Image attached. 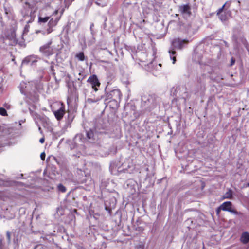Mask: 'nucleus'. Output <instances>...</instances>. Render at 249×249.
I'll list each match as a JSON object with an SVG mask.
<instances>
[{
  "mask_svg": "<svg viewBox=\"0 0 249 249\" xmlns=\"http://www.w3.org/2000/svg\"><path fill=\"white\" fill-rule=\"evenodd\" d=\"M226 4V3L216 11V15L222 22L227 21L231 16V11L225 8Z\"/></svg>",
  "mask_w": 249,
  "mask_h": 249,
  "instance_id": "obj_1",
  "label": "nucleus"
},
{
  "mask_svg": "<svg viewBox=\"0 0 249 249\" xmlns=\"http://www.w3.org/2000/svg\"><path fill=\"white\" fill-rule=\"evenodd\" d=\"M122 97V94L119 89H113L106 93L105 104H106L107 101L108 100L121 101Z\"/></svg>",
  "mask_w": 249,
  "mask_h": 249,
  "instance_id": "obj_2",
  "label": "nucleus"
},
{
  "mask_svg": "<svg viewBox=\"0 0 249 249\" xmlns=\"http://www.w3.org/2000/svg\"><path fill=\"white\" fill-rule=\"evenodd\" d=\"M53 43L52 39H51L46 44L42 45L39 48L41 53L46 56H50L55 53V48L52 46Z\"/></svg>",
  "mask_w": 249,
  "mask_h": 249,
  "instance_id": "obj_3",
  "label": "nucleus"
},
{
  "mask_svg": "<svg viewBox=\"0 0 249 249\" xmlns=\"http://www.w3.org/2000/svg\"><path fill=\"white\" fill-rule=\"evenodd\" d=\"M232 203L230 201H226L223 203L220 206L223 211H228L236 215H242V213L237 210L232 209Z\"/></svg>",
  "mask_w": 249,
  "mask_h": 249,
  "instance_id": "obj_4",
  "label": "nucleus"
},
{
  "mask_svg": "<svg viewBox=\"0 0 249 249\" xmlns=\"http://www.w3.org/2000/svg\"><path fill=\"white\" fill-rule=\"evenodd\" d=\"M87 82L90 84L92 88L95 91H97L98 89V88L100 87L101 84L97 76L95 74L91 75L89 77Z\"/></svg>",
  "mask_w": 249,
  "mask_h": 249,
  "instance_id": "obj_5",
  "label": "nucleus"
},
{
  "mask_svg": "<svg viewBox=\"0 0 249 249\" xmlns=\"http://www.w3.org/2000/svg\"><path fill=\"white\" fill-rule=\"evenodd\" d=\"M188 39H181L179 38L175 39L173 41V44L178 49L181 50L185 45L189 43Z\"/></svg>",
  "mask_w": 249,
  "mask_h": 249,
  "instance_id": "obj_6",
  "label": "nucleus"
},
{
  "mask_svg": "<svg viewBox=\"0 0 249 249\" xmlns=\"http://www.w3.org/2000/svg\"><path fill=\"white\" fill-rule=\"evenodd\" d=\"M65 113V106L63 104H61V107L58 110L53 111V114L58 121H60L63 118Z\"/></svg>",
  "mask_w": 249,
  "mask_h": 249,
  "instance_id": "obj_7",
  "label": "nucleus"
},
{
  "mask_svg": "<svg viewBox=\"0 0 249 249\" xmlns=\"http://www.w3.org/2000/svg\"><path fill=\"white\" fill-rule=\"evenodd\" d=\"M191 8L189 4L182 5L179 6V10L181 14L190 17L192 15Z\"/></svg>",
  "mask_w": 249,
  "mask_h": 249,
  "instance_id": "obj_8",
  "label": "nucleus"
},
{
  "mask_svg": "<svg viewBox=\"0 0 249 249\" xmlns=\"http://www.w3.org/2000/svg\"><path fill=\"white\" fill-rule=\"evenodd\" d=\"M61 16L57 17L55 18H52L49 21L48 25L49 28V30H48V33H50L52 31V28L57 24L58 21L60 19Z\"/></svg>",
  "mask_w": 249,
  "mask_h": 249,
  "instance_id": "obj_9",
  "label": "nucleus"
},
{
  "mask_svg": "<svg viewBox=\"0 0 249 249\" xmlns=\"http://www.w3.org/2000/svg\"><path fill=\"white\" fill-rule=\"evenodd\" d=\"M121 101L108 100L107 101L106 104H108L110 108L113 109H117L120 106V103Z\"/></svg>",
  "mask_w": 249,
  "mask_h": 249,
  "instance_id": "obj_10",
  "label": "nucleus"
},
{
  "mask_svg": "<svg viewBox=\"0 0 249 249\" xmlns=\"http://www.w3.org/2000/svg\"><path fill=\"white\" fill-rule=\"evenodd\" d=\"M240 241L244 244H246L249 242V233L248 232L242 233L240 237Z\"/></svg>",
  "mask_w": 249,
  "mask_h": 249,
  "instance_id": "obj_11",
  "label": "nucleus"
},
{
  "mask_svg": "<svg viewBox=\"0 0 249 249\" xmlns=\"http://www.w3.org/2000/svg\"><path fill=\"white\" fill-rule=\"evenodd\" d=\"M233 193L231 189H229L228 191L225 193L223 196V199H231L232 198Z\"/></svg>",
  "mask_w": 249,
  "mask_h": 249,
  "instance_id": "obj_12",
  "label": "nucleus"
},
{
  "mask_svg": "<svg viewBox=\"0 0 249 249\" xmlns=\"http://www.w3.org/2000/svg\"><path fill=\"white\" fill-rule=\"evenodd\" d=\"M75 57L80 61H83L86 58L83 52H79L77 53L75 55Z\"/></svg>",
  "mask_w": 249,
  "mask_h": 249,
  "instance_id": "obj_13",
  "label": "nucleus"
},
{
  "mask_svg": "<svg viewBox=\"0 0 249 249\" xmlns=\"http://www.w3.org/2000/svg\"><path fill=\"white\" fill-rule=\"evenodd\" d=\"M57 189L59 191L62 192V193H65L67 191L66 188L62 184H59L57 186Z\"/></svg>",
  "mask_w": 249,
  "mask_h": 249,
  "instance_id": "obj_14",
  "label": "nucleus"
},
{
  "mask_svg": "<svg viewBox=\"0 0 249 249\" xmlns=\"http://www.w3.org/2000/svg\"><path fill=\"white\" fill-rule=\"evenodd\" d=\"M0 115H1L2 116H8L7 111L5 108L3 107H0Z\"/></svg>",
  "mask_w": 249,
  "mask_h": 249,
  "instance_id": "obj_15",
  "label": "nucleus"
},
{
  "mask_svg": "<svg viewBox=\"0 0 249 249\" xmlns=\"http://www.w3.org/2000/svg\"><path fill=\"white\" fill-rule=\"evenodd\" d=\"M103 98V96H101L99 97H98L96 99H88V102L89 103H94V102H97L99 101H100Z\"/></svg>",
  "mask_w": 249,
  "mask_h": 249,
  "instance_id": "obj_16",
  "label": "nucleus"
},
{
  "mask_svg": "<svg viewBox=\"0 0 249 249\" xmlns=\"http://www.w3.org/2000/svg\"><path fill=\"white\" fill-rule=\"evenodd\" d=\"M50 19L49 17H46L44 18L39 17L38 20L40 22L45 23Z\"/></svg>",
  "mask_w": 249,
  "mask_h": 249,
  "instance_id": "obj_17",
  "label": "nucleus"
},
{
  "mask_svg": "<svg viewBox=\"0 0 249 249\" xmlns=\"http://www.w3.org/2000/svg\"><path fill=\"white\" fill-rule=\"evenodd\" d=\"M94 134L92 131L90 130L87 132V137L89 139H91L93 137Z\"/></svg>",
  "mask_w": 249,
  "mask_h": 249,
  "instance_id": "obj_18",
  "label": "nucleus"
},
{
  "mask_svg": "<svg viewBox=\"0 0 249 249\" xmlns=\"http://www.w3.org/2000/svg\"><path fill=\"white\" fill-rule=\"evenodd\" d=\"M221 208H222V207H221V206H219V207H218L216 209V215H217L218 216H219V215H220V213L221 211V210H222V209H221Z\"/></svg>",
  "mask_w": 249,
  "mask_h": 249,
  "instance_id": "obj_19",
  "label": "nucleus"
},
{
  "mask_svg": "<svg viewBox=\"0 0 249 249\" xmlns=\"http://www.w3.org/2000/svg\"><path fill=\"white\" fill-rule=\"evenodd\" d=\"M6 237L9 242L11 240V233L9 231L6 233Z\"/></svg>",
  "mask_w": 249,
  "mask_h": 249,
  "instance_id": "obj_20",
  "label": "nucleus"
},
{
  "mask_svg": "<svg viewBox=\"0 0 249 249\" xmlns=\"http://www.w3.org/2000/svg\"><path fill=\"white\" fill-rule=\"evenodd\" d=\"M40 158H41V159L42 160H45V152H42V153H41V154H40Z\"/></svg>",
  "mask_w": 249,
  "mask_h": 249,
  "instance_id": "obj_21",
  "label": "nucleus"
},
{
  "mask_svg": "<svg viewBox=\"0 0 249 249\" xmlns=\"http://www.w3.org/2000/svg\"><path fill=\"white\" fill-rule=\"evenodd\" d=\"M235 62V59L233 57H232L231 58V64H230V65L231 66H232L234 64Z\"/></svg>",
  "mask_w": 249,
  "mask_h": 249,
  "instance_id": "obj_22",
  "label": "nucleus"
},
{
  "mask_svg": "<svg viewBox=\"0 0 249 249\" xmlns=\"http://www.w3.org/2000/svg\"><path fill=\"white\" fill-rule=\"evenodd\" d=\"M169 53L171 54V56L174 55L176 53V52L175 50L169 51Z\"/></svg>",
  "mask_w": 249,
  "mask_h": 249,
  "instance_id": "obj_23",
  "label": "nucleus"
},
{
  "mask_svg": "<svg viewBox=\"0 0 249 249\" xmlns=\"http://www.w3.org/2000/svg\"><path fill=\"white\" fill-rule=\"evenodd\" d=\"M171 58L173 60V64H175L176 61V56H171Z\"/></svg>",
  "mask_w": 249,
  "mask_h": 249,
  "instance_id": "obj_24",
  "label": "nucleus"
},
{
  "mask_svg": "<svg viewBox=\"0 0 249 249\" xmlns=\"http://www.w3.org/2000/svg\"><path fill=\"white\" fill-rule=\"evenodd\" d=\"M44 141H45V139L44 138H41L40 140H39V142L40 143H43L44 142Z\"/></svg>",
  "mask_w": 249,
  "mask_h": 249,
  "instance_id": "obj_25",
  "label": "nucleus"
},
{
  "mask_svg": "<svg viewBox=\"0 0 249 249\" xmlns=\"http://www.w3.org/2000/svg\"><path fill=\"white\" fill-rule=\"evenodd\" d=\"M58 10H56L54 11L53 13V15H56L58 14Z\"/></svg>",
  "mask_w": 249,
  "mask_h": 249,
  "instance_id": "obj_26",
  "label": "nucleus"
},
{
  "mask_svg": "<svg viewBox=\"0 0 249 249\" xmlns=\"http://www.w3.org/2000/svg\"><path fill=\"white\" fill-rule=\"evenodd\" d=\"M4 107H6L7 108H10V105H4Z\"/></svg>",
  "mask_w": 249,
  "mask_h": 249,
  "instance_id": "obj_27",
  "label": "nucleus"
},
{
  "mask_svg": "<svg viewBox=\"0 0 249 249\" xmlns=\"http://www.w3.org/2000/svg\"><path fill=\"white\" fill-rule=\"evenodd\" d=\"M63 12H64V10H62L61 12V15L60 16H61V15L63 14Z\"/></svg>",
  "mask_w": 249,
  "mask_h": 249,
  "instance_id": "obj_28",
  "label": "nucleus"
},
{
  "mask_svg": "<svg viewBox=\"0 0 249 249\" xmlns=\"http://www.w3.org/2000/svg\"><path fill=\"white\" fill-rule=\"evenodd\" d=\"M247 186L249 187V182L247 184Z\"/></svg>",
  "mask_w": 249,
  "mask_h": 249,
  "instance_id": "obj_29",
  "label": "nucleus"
},
{
  "mask_svg": "<svg viewBox=\"0 0 249 249\" xmlns=\"http://www.w3.org/2000/svg\"><path fill=\"white\" fill-rule=\"evenodd\" d=\"M21 1H23V0H21Z\"/></svg>",
  "mask_w": 249,
  "mask_h": 249,
  "instance_id": "obj_30",
  "label": "nucleus"
}]
</instances>
